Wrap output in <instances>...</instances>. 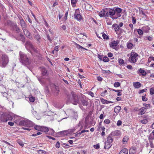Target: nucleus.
<instances>
[{
  "label": "nucleus",
  "mask_w": 154,
  "mask_h": 154,
  "mask_svg": "<svg viewBox=\"0 0 154 154\" xmlns=\"http://www.w3.org/2000/svg\"><path fill=\"white\" fill-rule=\"evenodd\" d=\"M66 95L67 103L71 102L75 105L79 104V101L78 96L74 92L72 91L71 92L70 94L68 93H66Z\"/></svg>",
  "instance_id": "obj_1"
},
{
  "label": "nucleus",
  "mask_w": 154,
  "mask_h": 154,
  "mask_svg": "<svg viewBox=\"0 0 154 154\" xmlns=\"http://www.w3.org/2000/svg\"><path fill=\"white\" fill-rule=\"evenodd\" d=\"M19 56V60L21 63L25 65H29L30 64V61L26 54L20 51Z\"/></svg>",
  "instance_id": "obj_2"
},
{
  "label": "nucleus",
  "mask_w": 154,
  "mask_h": 154,
  "mask_svg": "<svg viewBox=\"0 0 154 154\" xmlns=\"http://www.w3.org/2000/svg\"><path fill=\"white\" fill-rule=\"evenodd\" d=\"M9 62V59L8 56L5 54H3L0 59V66L5 67L8 63Z\"/></svg>",
  "instance_id": "obj_3"
},
{
  "label": "nucleus",
  "mask_w": 154,
  "mask_h": 154,
  "mask_svg": "<svg viewBox=\"0 0 154 154\" xmlns=\"http://www.w3.org/2000/svg\"><path fill=\"white\" fill-rule=\"evenodd\" d=\"M107 17H109L112 19L116 14L114 8H109L107 9L106 12V13Z\"/></svg>",
  "instance_id": "obj_4"
},
{
  "label": "nucleus",
  "mask_w": 154,
  "mask_h": 154,
  "mask_svg": "<svg viewBox=\"0 0 154 154\" xmlns=\"http://www.w3.org/2000/svg\"><path fill=\"white\" fill-rule=\"evenodd\" d=\"M138 56V54L135 52L131 53L130 57L131 58V61L133 63H135L137 60V57Z\"/></svg>",
  "instance_id": "obj_5"
},
{
  "label": "nucleus",
  "mask_w": 154,
  "mask_h": 154,
  "mask_svg": "<svg viewBox=\"0 0 154 154\" xmlns=\"http://www.w3.org/2000/svg\"><path fill=\"white\" fill-rule=\"evenodd\" d=\"M79 9H77L75 10V12L74 15V17L75 19L78 20H81L82 19V16L80 13H79Z\"/></svg>",
  "instance_id": "obj_6"
},
{
  "label": "nucleus",
  "mask_w": 154,
  "mask_h": 154,
  "mask_svg": "<svg viewBox=\"0 0 154 154\" xmlns=\"http://www.w3.org/2000/svg\"><path fill=\"white\" fill-rule=\"evenodd\" d=\"M26 48L27 49H31L33 48V45L30 41H27L25 45Z\"/></svg>",
  "instance_id": "obj_7"
},
{
  "label": "nucleus",
  "mask_w": 154,
  "mask_h": 154,
  "mask_svg": "<svg viewBox=\"0 0 154 154\" xmlns=\"http://www.w3.org/2000/svg\"><path fill=\"white\" fill-rule=\"evenodd\" d=\"M26 29L27 28H26L23 29L24 33V35L29 39H32V37L31 36V34Z\"/></svg>",
  "instance_id": "obj_8"
},
{
  "label": "nucleus",
  "mask_w": 154,
  "mask_h": 154,
  "mask_svg": "<svg viewBox=\"0 0 154 154\" xmlns=\"http://www.w3.org/2000/svg\"><path fill=\"white\" fill-rule=\"evenodd\" d=\"M19 19L20 20V23L21 25L22 29L27 28V26L24 21L22 18H19Z\"/></svg>",
  "instance_id": "obj_9"
},
{
  "label": "nucleus",
  "mask_w": 154,
  "mask_h": 154,
  "mask_svg": "<svg viewBox=\"0 0 154 154\" xmlns=\"http://www.w3.org/2000/svg\"><path fill=\"white\" fill-rule=\"evenodd\" d=\"M0 113V122H6L8 121V119L6 118V116L4 113H2L1 114Z\"/></svg>",
  "instance_id": "obj_10"
},
{
  "label": "nucleus",
  "mask_w": 154,
  "mask_h": 154,
  "mask_svg": "<svg viewBox=\"0 0 154 154\" xmlns=\"http://www.w3.org/2000/svg\"><path fill=\"white\" fill-rule=\"evenodd\" d=\"M34 35L35 38L38 41V44L40 43L42 41V39L40 35L39 34H34Z\"/></svg>",
  "instance_id": "obj_11"
},
{
  "label": "nucleus",
  "mask_w": 154,
  "mask_h": 154,
  "mask_svg": "<svg viewBox=\"0 0 154 154\" xmlns=\"http://www.w3.org/2000/svg\"><path fill=\"white\" fill-rule=\"evenodd\" d=\"M17 39L18 40H20L21 41L23 42H24L25 41V38L22 34H20L19 35V36H18Z\"/></svg>",
  "instance_id": "obj_12"
},
{
  "label": "nucleus",
  "mask_w": 154,
  "mask_h": 154,
  "mask_svg": "<svg viewBox=\"0 0 154 154\" xmlns=\"http://www.w3.org/2000/svg\"><path fill=\"white\" fill-rule=\"evenodd\" d=\"M13 30H14L16 32L19 33L20 31V29L18 27L16 23L12 28Z\"/></svg>",
  "instance_id": "obj_13"
},
{
  "label": "nucleus",
  "mask_w": 154,
  "mask_h": 154,
  "mask_svg": "<svg viewBox=\"0 0 154 154\" xmlns=\"http://www.w3.org/2000/svg\"><path fill=\"white\" fill-rule=\"evenodd\" d=\"M81 101L82 103V104L83 106H87L88 105V102L87 100L84 99V98H82L81 100Z\"/></svg>",
  "instance_id": "obj_14"
},
{
  "label": "nucleus",
  "mask_w": 154,
  "mask_h": 154,
  "mask_svg": "<svg viewBox=\"0 0 154 154\" xmlns=\"http://www.w3.org/2000/svg\"><path fill=\"white\" fill-rule=\"evenodd\" d=\"M118 43L117 42L114 41L112 42L111 43H110L109 45L110 47L113 48L116 47L118 44Z\"/></svg>",
  "instance_id": "obj_15"
},
{
  "label": "nucleus",
  "mask_w": 154,
  "mask_h": 154,
  "mask_svg": "<svg viewBox=\"0 0 154 154\" xmlns=\"http://www.w3.org/2000/svg\"><path fill=\"white\" fill-rule=\"evenodd\" d=\"M111 143L106 141L105 143V145L104 148V149H109L112 146Z\"/></svg>",
  "instance_id": "obj_16"
},
{
  "label": "nucleus",
  "mask_w": 154,
  "mask_h": 154,
  "mask_svg": "<svg viewBox=\"0 0 154 154\" xmlns=\"http://www.w3.org/2000/svg\"><path fill=\"white\" fill-rule=\"evenodd\" d=\"M111 134L113 136H119L121 134V132L119 130H116L112 132Z\"/></svg>",
  "instance_id": "obj_17"
},
{
  "label": "nucleus",
  "mask_w": 154,
  "mask_h": 154,
  "mask_svg": "<svg viewBox=\"0 0 154 154\" xmlns=\"http://www.w3.org/2000/svg\"><path fill=\"white\" fill-rule=\"evenodd\" d=\"M101 102L103 104H108L109 103H112L113 102L108 101L107 100H105L103 98H100V99Z\"/></svg>",
  "instance_id": "obj_18"
},
{
  "label": "nucleus",
  "mask_w": 154,
  "mask_h": 154,
  "mask_svg": "<svg viewBox=\"0 0 154 154\" xmlns=\"http://www.w3.org/2000/svg\"><path fill=\"white\" fill-rule=\"evenodd\" d=\"M133 85V86L136 88H140L141 86V83L139 82H134Z\"/></svg>",
  "instance_id": "obj_19"
},
{
  "label": "nucleus",
  "mask_w": 154,
  "mask_h": 154,
  "mask_svg": "<svg viewBox=\"0 0 154 154\" xmlns=\"http://www.w3.org/2000/svg\"><path fill=\"white\" fill-rule=\"evenodd\" d=\"M26 127H30L32 126V122L29 120H26Z\"/></svg>",
  "instance_id": "obj_20"
},
{
  "label": "nucleus",
  "mask_w": 154,
  "mask_h": 154,
  "mask_svg": "<svg viewBox=\"0 0 154 154\" xmlns=\"http://www.w3.org/2000/svg\"><path fill=\"white\" fill-rule=\"evenodd\" d=\"M16 23L13 22L12 21H11L9 20H8L7 21V24L8 26L11 27L12 28L14 26V25Z\"/></svg>",
  "instance_id": "obj_21"
},
{
  "label": "nucleus",
  "mask_w": 154,
  "mask_h": 154,
  "mask_svg": "<svg viewBox=\"0 0 154 154\" xmlns=\"http://www.w3.org/2000/svg\"><path fill=\"white\" fill-rule=\"evenodd\" d=\"M41 71L42 72V74L43 75H45L47 73V71L44 67H41Z\"/></svg>",
  "instance_id": "obj_22"
},
{
  "label": "nucleus",
  "mask_w": 154,
  "mask_h": 154,
  "mask_svg": "<svg viewBox=\"0 0 154 154\" xmlns=\"http://www.w3.org/2000/svg\"><path fill=\"white\" fill-rule=\"evenodd\" d=\"M128 150L126 148H124L122 150L119 154H128Z\"/></svg>",
  "instance_id": "obj_23"
},
{
  "label": "nucleus",
  "mask_w": 154,
  "mask_h": 154,
  "mask_svg": "<svg viewBox=\"0 0 154 154\" xmlns=\"http://www.w3.org/2000/svg\"><path fill=\"white\" fill-rule=\"evenodd\" d=\"M51 87L52 88L54 89L56 91L58 92L59 91V88L55 84H52L51 85Z\"/></svg>",
  "instance_id": "obj_24"
},
{
  "label": "nucleus",
  "mask_w": 154,
  "mask_h": 154,
  "mask_svg": "<svg viewBox=\"0 0 154 154\" xmlns=\"http://www.w3.org/2000/svg\"><path fill=\"white\" fill-rule=\"evenodd\" d=\"M136 152V149L135 147H132L130 149L129 151V154H134Z\"/></svg>",
  "instance_id": "obj_25"
},
{
  "label": "nucleus",
  "mask_w": 154,
  "mask_h": 154,
  "mask_svg": "<svg viewBox=\"0 0 154 154\" xmlns=\"http://www.w3.org/2000/svg\"><path fill=\"white\" fill-rule=\"evenodd\" d=\"M48 131L49 129L48 127L44 126L42 127L41 131L44 132L46 133L48 132Z\"/></svg>",
  "instance_id": "obj_26"
},
{
  "label": "nucleus",
  "mask_w": 154,
  "mask_h": 154,
  "mask_svg": "<svg viewBox=\"0 0 154 154\" xmlns=\"http://www.w3.org/2000/svg\"><path fill=\"white\" fill-rule=\"evenodd\" d=\"M106 11H105L104 10H103V11H101L99 14V16L100 17H106Z\"/></svg>",
  "instance_id": "obj_27"
},
{
  "label": "nucleus",
  "mask_w": 154,
  "mask_h": 154,
  "mask_svg": "<svg viewBox=\"0 0 154 154\" xmlns=\"http://www.w3.org/2000/svg\"><path fill=\"white\" fill-rule=\"evenodd\" d=\"M121 109V107L120 106H116L115 108L114 112L116 113H118L119 112Z\"/></svg>",
  "instance_id": "obj_28"
},
{
  "label": "nucleus",
  "mask_w": 154,
  "mask_h": 154,
  "mask_svg": "<svg viewBox=\"0 0 154 154\" xmlns=\"http://www.w3.org/2000/svg\"><path fill=\"white\" fill-rule=\"evenodd\" d=\"M86 9L87 10L90 11L93 9V8L92 6L88 4H87L85 6Z\"/></svg>",
  "instance_id": "obj_29"
},
{
  "label": "nucleus",
  "mask_w": 154,
  "mask_h": 154,
  "mask_svg": "<svg viewBox=\"0 0 154 154\" xmlns=\"http://www.w3.org/2000/svg\"><path fill=\"white\" fill-rule=\"evenodd\" d=\"M112 135L110 134L107 138V142L112 143L113 141V139L111 136Z\"/></svg>",
  "instance_id": "obj_30"
},
{
  "label": "nucleus",
  "mask_w": 154,
  "mask_h": 154,
  "mask_svg": "<svg viewBox=\"0 0 154 154\" xmlns=\"http://www.w3.org/2000/svg\"><path fill=\"white\" fill-rule=\"evenodd\" d=\"M139 71L143 76H145L146 74V72L142 69L140 68L139 69Z\"/></svg>",
  "instance_id": "obj_31"
},
{
  "label": "nucleus",
  "mask_w": 154,
  "mask_h": 154,
  "mask_svg": "<svg viewBox=\"0 0 154 154\" xmlns=\"http://www.w3.org/2000/svg\"><path fill=\"white\" fill-rule=\"evenodd\" d=\"M26 120L21 121L19 123V125H20L26 126Z\"/></svg>",
  "instance_id": "obj_32"
},
{
  "label": "nucleus",
  "mask_w": 154,
  "mask_h": 154,
  "mask_svg": "<svg viewBox=\"0 0 154 154\" xmlns=\"http://www.w3.org/2000/svg\"><path fill=\"white\" fill-rule=\"evenodd\" d=\"M115 12L116 13H121L122 12V9L119 8H114Z\"/></svg>",
  "instance_id": "obj_33"
},
{
  "label": "nucleus",
  "mask_w": 154,
  "mask_h": 154,
  "mask_svg": "<svg viewBox=\"0 0 154 154\" xmlns=\"http://www.w3.org/2000/svg\"><path fill=\"white\" fill-rule=\"evenodd\" d=\"M127 46L128 48L129 49H132L133 47V45L131 43H127Z\"/></svg>",
  "instance_id": "obj_34"
},
{
  "label": "nucleus",
  "mask_w": 154,
  "mask_h": 154,
  "mask_svg": "<svg viewBox=\"0 0 154 154\" xmlns=\"http://www.w3.org/2000/svg\"><path fill=\"white\" fill-rule=\"evenodd\" d=\"M145 107H142L140 109V112L141 115L144 114L146 111Z\"/></svg>",
  "instance_id": "obj_35"
},
{
  "label": "nucleus",
  "mask_w": 154,
  "mask_h": 154,
  "mask_svg": "<svg viewBox=\"0 0 154 154\" xmlns=\"http://www.w3.org/2000/svg\"><path fill=\"white\" fill-rule=\"evenodd\" d=\"M121 16V14L120 13H116L115 15V16L114 17L113 19H116L118 17H120Z\"/></svg>",
  "instance_id": "obj_36"
},
{
  "label": "nucleus",
  "mask_w": 154,
  "mask_h": 154,
  "mask_svg": "<svg viewBox=\"0 0 154 154\" xmlns=\"http://www.w3.org/2000/svg\"><path fill=\"white\" fill-rule=\"evenodd\" d=\"M118 61L120 65H121L124 63V60L122 59H119Z\"/></svg>",
  "instance_id": "obj_37"
},
{
  "label": "nucleus",
  "mask_w": 154,
  "mask_h": 154,
  "mask_svg": "<svg viewBox=\"0 0 154 154\" xmlns=\"http://www.w3.org/2000/svg\"><path fill=\"white\" fill-rule=\"evenodd\" d=\"M146 119H144L140 121V122L143 124H146L148 122V120L147 119L146 117Z\"/></svg>",
  "instance_id": "obj_38"
},
{
  "label": "nucleus",
  "mask_w": 154,
  "mask_h": 154,
  "mask_svg": "<svg viewBox=\"0 0 154 154\" xmlns=\"http://www.w3.org/2000/svg\"><path fill=\"white\" fill-rule=\"evenodd\" d=\"M120 85L121 84L119 82H116L114 83V85L115 87H119Z\"/></svg>",
  "instance_id": "obj_39"
},
{
  "label": "nucleus",
  "mask_w": 154,
  "mask_h": 154,
  "mask_svg": "<svg viewBox=\"0 0 154 154\" xmlns=\"http://www.w3.org/2000/svg\"><path fill=\"white\" fill-rule=\"evenodd\" d=\"M128 140V137L127 136H125L123 139V143L125 144V142H127V141Z\"/></svg>",
  "instance_id": "obj_40"
},
{
  "label": "nucleus",
  "mask_w": 154,
  "mask_h": 154,
  "mask_svg": "<svg viewBox=\"0 0 154 154\" xmlns=\"http://www.w3.org/2000/svg\"><path fill=\"white\" fill-rule=\"evenodd\" d=\"M42 127L38 126H36L34 127L35 129L38 131H41Z\"/></svg>",
  "instance_id": "obj_41"
},
{
  "label": "nucleus",
  "mask_w": 154,
  "mask_h": 154,
  "mask_svg": "<svg viewBox=\"0 0 154 154\" xmlns=\"http://www.w3.org/2000/svg\"><path fill=\"white\" fill-rule=\"evenodd\" d=\"M109 58L106 57L105 56L103 57V61L105 62H107L109 61Z\"/></svg>",
  "instance_id": "obj_42"
},
{
  "label": "nucleus",
  "mask_w": 154,
  "mask_h": 154,
  "mask_svg": "<svg viewBox=\"0 0 154 154\" xmlns=\"http://www.w3.org/2000/svg\"><path fill=\"white\" fill-rule=\"evenodd\" d=\"M18 143L21 146H24V143L21 140H18L17 141Z\"/></svg>",
  "instance_id": "obj_43"
},
{
  "label": "nucleus",
  "mask_w": 154,
  "mask_h": 154,
  "mask_svg": "<svg viewBox=\"0 0 154 154\" xmlns=\"http://www.w3.org/2000/svg\"><path fill=\"white\" fill-rule=\"evenodd\" d=\"M6 90L5 88L3 85L1 86L0 88V91H5Z\"/></svg>",
  "instance_id": "obj_44"
},
{
  "label": "nucleus",
  "mask_w": 154,
  "mask_h": 154,
  "mask_svg": "<svg viewBox=\"0 0 154 154\" xmlns=\"http://www.w3.org/2000/svg\"><path fill=\"white\" fill-rule=\"evenodd\" d=\"M102 36L104 39H109L108 36L106 34L104 33L102 35Z\"/></svg>",
  "instance_id": "obj_45"
},
{
  "label": "nucleus",
  "mask_w": 154,
  "mask_h": 154,
  "mask_svg": "<svg viewBox=\"0 0 154 154\" xmlns=\"http://www.w3.org/2000/svg\"><path fill=\"white\" fill-rule=\"evenodd\" d=\"M138 33L140 35H142L143 34V32L140 29H138L137 30Z\"/></svg>",
  "instance_id": "obj_46"
},
{
  "label": "nucleus",
  "mask_w": 154,
  "mask_h": 154,
  "mask_svg": "<svg viewBox=\"0 0 154 154\" xmlns=\"http://www.w3.org/2000/svg\"><path fill=\"white\" fill-rule=\"evenodd\" d=\"M143 105L146 107V108H145L146 109H148L149 108H150V105L149 104H146V103H144Z\"/></svg>",
  "instance_id": "obj_47"
},
{
  "label": "nucleus",
  "mask_w": 154,
  "mask_h": 154,
  "mask_svg": "<svg viewBox=\"0 0 154 154\" xmlns=\"http://www.w3.org/2000/svg\"><path fill=\"white\" fill-rule=\"evenodd\" d=\"M31 49L33 51L36 53H38L39 51L38 49L35 48L34 47L33 48H32Z\"/></svg>",
  "instance_id": "obj_48"
},
{
  "label": "nucleus",
  "mask_w": 154,
  "mask_h": 154,
  "mask_svg": "<svg viewBox=\"0 0 154 154\" xmlns=\"http://www.w3.org/2000/svg\"><path fill=\"white\" fill-rule=\"evenodd\" d=\"M150 94L152 95L154 94V88H152L150 89Z\"/></svg>",
  "instance_id": "obj_49"
},
{
  "label": "nucleus",
  "mask_w": 154,
  "mask_h": 154,
  "mask_svg": "<svg viewBox=\"0 0 154 154\" xmlns=\"http://www.w3.org/2000/svg\"><path fill=\"white\" fill-rule=\"evenodd\" d=\"M35 98L34 97H32L29 98V101L32 102H33L35 100Z\"/></svg>",
  "instance_id": "obj_50"
},
{
  "label": "nucleus",
  "mask_w": 154,
  "mask_h": 154,
  "mask_svg": "<svg viewBox=\"0 0 154 154\" xmlns=\"http://www.w3.org/2000/svg\"><path fill=\"white\" fill-rule=\"evenodd\" d=\"M93 146H94V147L95 149H99L100 148V145H99V143H98V144H97L96 145H94Z\"/></svg>",
  "instance_id": "obj_51"
},
{
  "label": "nucleus",
  "mask_w": 154,
  "mask_h": 154,
  "mask_svg": "<svg viewBox=\"0 0 154 154\" xmlns=\"http://www.w3.org/2000/svg\"><path fill=\"white\" fill-rule=\"evenodd\" d=\"M38 154H45V152L42 150H39L38 151Z\"/></svg>",
  "instance_id": "obj_52"
},
{
  "label": "nucleus",
  "mask_w": 154,
  "mask_h": 154,
  "mask_svg": "<svg viewBox=\"0 0 154 154\" xmlns=\"http://www.w3.org/2000/svg\"><path fill=\"white\" fill-rule=\"evenodd\" d=\"M1 93L2 94L3 96L5 97H7L8 96V94L5 91H1Z\"/></svg>",
  "instance_id": "obj_53"
},
{
  "label": "nucleus",
  "mask_w": 154,
  "mask_h": 154,
  "mask_svg": "<svg viewBox=\"0 0 154 154\" xmlns=\"http://www.w3.org/2000/svg\"><path fill=\"white\" fill-rule=\"evenodd\" d=\"M132 23L134 24L136 23V19L135 17H132Z\"/></svg>",
  "instance_id": "obj_54"
},
{
  "label": "nucleus",
  "mask_w": 154,
  "mask_h": 154,
  "mask_svg": "<svg viewBox=\"0 0 154 154\" xmlns=\"http://www.w3.org/2000/svg\"><path fill=\"white\" fill-rule=\"evenodd\" d=\"M88 131H89L88 130H82L79 133H78L77 134H76V135H80L82 133H83L84 132H88Z\"/></svg>",
  "instance_id": "obj_55"
},
{
  "label": "nucleus",
  "mask_w": 154,
  "mask_h": 154,
  "mask_svg": "<svg viewBox=\"0 0 154 154\" xmlns=\"http://www.w3.org/2000/svg\"><path fill=\"white\" fill-rule=\"evenodd\" d=\"M47 39L50 42H51L52 41V40L50 38V37L49 36V34H47Z\"/></svg>",
  "instance_id": "obj_56"
},
{
  "label": "nucleus",
  "mask_w": 154,
  "mask_h": 154,
  "mask_svg": "<svg viewBox=\"0 0 154 154\" xmlns=\"http://www.w3.org/2000/svg\"><path fill=\"white\" fill-rule=\"evenodd\" d=\"M143 101H146L147 100V98L145 97V96H143L142 97Z\"/></svg>",
  "instance_id": "obj_57"
},
{
  "label": "nucleus",
  "mask_w": 154,
  "mask_h": 154,
  "mask_svg": "<svg viewBox=\"0 0 154 154\" xmlns=\"http://www.w3.org/2000/svg\"><path fill=\"white\" fill-rule=\"evenodd\" d=\"M60 143L59 141L57 142L55 146L56 148H59L60 147Z\"/></svg>",
  "instance_id": "obj_58"
},
{
  "label": "nucleus",
  "mask_w": 154,
  "mask_h": 154,
  "mask_svg": "<svg viewBox=\"0 0 154 154\" xmlns=\"http://www.w3.org/2000/svg\"><path fill=\"white\" fill-rule=\"evenodd\" d=\"M104 122L106 124H108L110 123V121L109 119H106L104 120Z\"/></svg>",
  "instance_id": "obj_59"
},
{
  "label": "nucleus",
  "mask_w": 154,
  "mask_h": 154,
  "mask_svg": "<svg viewBox=\"0 0 154 154\" xmlns=\"http://www.w3.org/2000/svg\"><path fill=\"white\" fill-rule=\"evenodd\" d=\"M97 80L99 82H101L103 80V78L100 76L97 77Z\"/></svg>",
  "instance_id": "obj_60"
},
{
  "label": "nucleus",
  "mask_w": 154,
  "mask_h": 154,
  "mask_svg": "<svg viewBox=\"0 0 154 154\" xmlns=\"http://www.w3.org/2000/svg\"><path fill=\"white\" fill-rule=\"evenodd\" d=\"M119 27H120L119 26V25H117L116 28H114L116 32H117V31H118L120 29Z\"/></svg>",
  "instance_id": "obj_61"
},
{
  "label": "nucleus",
  "mask_w": 154,
  "mask_h": 154,
  "mask_svg": "<svg viewBox=\"0 0 154 154\" xmlns=\"http://www.w3.org/2000/svg\"><path fill=\"white\" fill-rule=\"evenodd\" d=\"M77 2V0H71V3L72 5L75 4Z\"/></svg>",
  "instance_id": "obj_62"
},
{
  "label": "nucleus",
  "mask_w": 154,
  "mask_h": 154,
  "mask_svg": "<svg viewBox=\"0 0 154 154\" xmlns=\"http://www.w3.org/2000/svg\"><path fill=\"white\" fill-rule=\"evenodd\" d=\"M107 91L105 90L101 94V96L103 97H104L105 96L106 94V93L107 92Z\"/></svg>",
  "instance_id": "obj_63"
},
{
  "label": "nucleus",
  "mask_w": 154,
  "mask_h": 154,
  "mask_svg": "<svg viewBox=\"0 0 154 154\" xmlns=\"http://www.w3.org/2000/svg\"><path fill=\"white\" fill-rule=\"evenodd\" d=\"M122 121L121 120H119L117 122V125L118 126H119L122 124Z\"/></svg>",
  "instance_id": "obj_64"
}]
</instances>
